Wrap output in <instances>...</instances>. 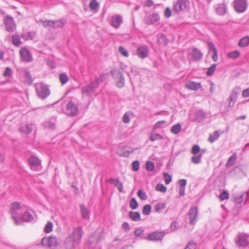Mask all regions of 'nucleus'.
<instances>
[{
    "label": "nucleus",
    "mask_w": 249,
    "mask_h": 249,
    "mask_svg": "<svg viewBox=\"0 0 249 249\" xmlns=\"http://www.w3.org/2000/svg\"><path fill=\"white\" fill-rule=\"evenodd\" d=\"M96 89V87L91 82L89 85L82 87L81 90L83 95L89 96L94 92Z\"/></svg>",
    "instance_id": "obj_16"
},
{
    "label": "nucleus",
    "mask_w": 249,
    "mask_h": 249,
    "mask_svg": "<svg viewBox=\"0 0 249 249\" xmlns=\"http://www.w3.org/2000/svg\"><path fill=\"white\" fill-rule=\"evenodd\" d=\"M144 232V230L142 228H137L134 231V234L136 236H139Z\"/></svg>",
    "instance_id": "obj_61"
},
{
    "label": "nucleus",
    "mask_w": 249,
    "mask_h": 249,
    "mask_svg": "<svg viewBox=\"0 0 249 249\" xmlns=\"http://www.w3.org/2000/svg\"><path fill=\"white\" fill-rule=\"evenodd\" d=\"M100 240V238L99 237H96L95 236V234L93 233L91 234L89 239L87 242L88 246H91L92 244L96 245Z\"/></svg>",
    "instance_id": "obj_23"
},
{
    "label": "nucleus",
    "mask_w": 249,
    "mask_h": 249,
    "mask_svg": "<svg viewBox=\"0 0 249 249\" xmlns=\"http://www.w3.org/2000/svg\"><path fill=\"white\" fill-rule=\"evenodd\" d=\"M181 126L179 124H177L174 125L171 129V131L172 133L175 134H177L180 132L181 131Z\"/></svg>",
    "instance_id": "obj_37"
},
{
    "label": "nucleus",
    "mask_w": 249,
    "mask_h": 249,
    "mask_svg": "<svg viewBox=\"0 0 249 249\" xmlns=\"http://www.w3.org/2000/svg\"><path fill=\"white\" fill-rule=\"evenodd\" d=\"M89 7L91 10H96L99 7V3L96 0H91L89 3Z\"/></svg>",
    "instance_id": "obj_45"
},
{
    "label": "nucleus",
    "mask_w": 249,
    "mask_h": 249,
    "mask_svg": "<svg viewBox=\"0 0 249 249\" xmlns=\"http://www.w3.org/2000/svg\"><path fill=\"white\" fill-rule=\"evenodd\" d=\"M249 45V36H246L241 38L238 42V45L240 47H245Z\"/></svg>",
    "instance_id": "obj_30"
},
{
    "label": "nucleus",
    "mask_w": 249,
    "mask_h": 249,
    "mask_svg": "<svg viewBox=\"0 0 249 249\" xmlns=\"http://www.w3.org/2000/svg\"><path fill=\"white\" fill-rule=\"evenodd\" d=\"M130 207L133 209L135 210L138 208L139 204L136 201L135 197H132L130 201Z\"/></svg>",
    "instance_id": "obj_43"
},
{
    "label": "nucleus",
    "mask_w": 249,
    "mask_h": 249,
    "mask_svg": "<svg viewBox=\"0 0 249 249\" xmlns=\"http://www.w3.org/2000/svg\"><path fill=\"white\" fill-rule=\"evenodd\" d=\"M21 219L22 222L23 221L25 222H29L33 219V216L28 212L26 211V209H25L21 217Z\"/></svg>",
    "instance_id": "obj_28"
},
{
    "label": "nucleus",
    "mask_w": 249,
    "mask_h": 249,
    "mask_svg": "<svg viewBox=\"0 0 249 249\" xmlns=\"http://www.w3.org/2000/svg\"><path fill=\"white\" fill-rule=\"evenodd\" d=\"M111 73L113 79L115 80L124 76L123 74L119 69H114L111 71Z\"/></svg>",
    "instance_id": "obj_27"
},
{
    "label": "nucleus",
    "mask_w": 249,
    "mask_h": 249,
    "mask_svg": "<svg viewBox=\"0 0 249 249\" xmlns=\"http://www.w3.org/2000/svg\"><path fill=\"white\" fill-rule=\"evenodd\" d=\"M39 21L42 23L43 26L45 28H47L48 27H51L53 28V20H52L44 21L42 19H40Z\"/></svg>",
    "instance_id": "obj_48"
},
{
    "label": "nucleus",
    "mask_w": 249,
    "mask_h": 249,
    "mask_svg": "<svg viewBox=\"0 0 249 249\" xmlns=\"http://www.w3.org/2000/svg\"><path fill=\"white\" fill-rule=\"evenodd\" d=\"M200 151V148L198 145L195 144L192 147L191 153L193 155H196Z\"/></svg>",
    "instance_id": "obj_54"
},
{
    "label": "nucleus",
    "mask_w": 249,
    "mask_h": 249,
    "mask_svg": "<svg viewBox=\"0 0 249 249\" xmlns=\"http://www.w3.org/2000/svg\"><path fill=\"white\" fill-rule=\"evenodd\" d=\"M156 190L162 193L166 192L167 190L166 187L162 184L158 183L156 186Z\"/></svg>",
    "instance_id": "obj_53"
},
{
    "label": "nucleus",
    "mask_w": 249,
    "mask_h": 249,
    "mask_svg": "<svg viewBox=\"0 0 249 249\" xmlns=\"http://www.w3.org/2000/svg\"><path fill=\"white\" fill-rule=\"evenodd\" d=\"M146 168L149 171H152L155 169L154 163L152 161H147L146 163Z\"/></svg>",
    "instance_id": "obj_55"
},
{
    "label": "nucleus",
    "mask_w": 249,
    "mask_h": 249,
    "mask_svg": "<svg viewBox=\"0 0 249 249\" xmlns=\"http://www.w3.org/2000/svg\"><path fill=\"white\" fill-rule=\"evenodd\" d=\"M55 123L54 122H52L50 121H47L45 122L43 125L44 128L49 129H53L55 127Z\"/></svg>",
    "instance_id": "obj_35"
},
{
    "label": "nucleus",
    "mask_w": 249,
    "mask_h": 249,
    "mask_svg": "<svg viewBox=\"0 0 249 249\" xmlns=\"http://www.w3.org/2000/svg\"><path fill=\"white\" fill-rule=\"evenodd\" d=\"M237 159L236 153L232 155L228 159L226 165L227 167H230L234 164Z\"/></svg>",
    "instance_id": "obj_32"
},
{
    "label": "nucleus",
    "mask_w": 249,
    "mask_h": 249,
    "mask_svg": "<svg viewBox=\"0 0 249 249\" xmlns=\"http://www.w3.org/2000/svg\"><path fill=\"white\" fill-rule=\"evenodd\" d=\"M80 211L82 217L84 219H89V212L84 204L80 205Z\"/></svg>",
    "instance_id": "obj_26"
},
{
    "label": "nucleus",
    "mask_w": 249,
    "mask_h": 249,
    "mask_svg": "<svg viewBox=\"0 0 249 249\" xmlns=\"http://www.w3.org/2000/svg\"><path fill=\"white\" fill-rule=\"evenodd\" d=\"M206 117V114L203 110H199L196 112L195 120L198 123L202 122Z\"/></svg>",
    "instance_id": "obj_20"
},
{
    "label": "nucleus",
    "mask_w": 249,
    "mask_h": 249,
    "mask_svg": "<svg viewBox=\"0 0 249 249\" xmlns=\"http://www.w3.org/2000/svg\"><path fill=\"white\" fill-rule=\"evenodd\" d=\"M235 10L239 13L244 12L247 7L246 0H235L234 1Z\"/></svg>",
    "instance_id": "obj_11"
},
{
    "label": "nucleus",
    "mask_w": 249,
    "mask_h": 249,
    "mask_svg": "<svg viewBox=\"0 0 249 249\" xmlns=\"http://www.w3.org/2000/svg\"><path fill=\"white\" fill-rule=\"evenodd\" d=\"M202 153L199 154L194 155L191 158V161L196 164H199L201 162Z\"/></svg>",
    "instance_id": "obj_31"
},
{
    "label": "nucleus",
    "mask_w": 249,
    "mask_h": 249,
    "mask_svg": "<svg viewBox=\"0 0 249 249\" xmlns=\"http://www.w3.org/2000/svg\"><path fill=\"white\" fill-rule=\"evenodd\" d=\"M30 168L33 171H39L41 169L40 160L35 156L31 157L28 160Z\"/></svg>",
    "instance_id": "obj_10"
},
{
    "label": "nucleus",
    "mask_w": 249,
    "mask_h": 249,
    "mask_svg": "<svg viewBox=\"0 0 249 249\" xmlns=\"http://www.w3.org/2000/svg\"><path fill=\"white\" fill-rule=\"evenodd\" d=\"M35 36V33L33 32H27L22 33L20 35V37L23 39L27 40L29 39H33L34 38Z\"/></svg>",
    "instance_id": "obj_25"
},
{
    "label": "nucleus",
    "mask_w": 249,
    "mask_h": 249,
    "mask_svg": "<svg viewBox=\"0 0 249 249\" xmlns=\"http://www.w3.org/2000/svg\"><path fill=\"white\" fill-rule=\"evenodd\" d=\"M191 56L195 61H198L202 57V53L197 49L195 48L193 50Z\"/></svg>",
    "instance_id": "obj_22"
},
{
    "label": "nucleus",
    "mask_w": 249,
    "mask_h": 249,
    "mask_svg": "<svg viewBox=\"0 0 249 249\" xmlns=\"http://www.w3.org/2000/svg\"><path fill=\"white\" fill-rule=\"evenodd\" d=\"M122 121L124 123L127 124L130 122V118L128 112H126L123 116Z\"/></svg>",
    "instance_id": "obj_62"
},
{
    "label": "nucleus",
    "mask_w": 249,
    "mask_h": 249,
    "mask_svg": "<svg viewBox=\"0 0 249 249\" xmlns=\"http://www.w3.org/2000/svg\"><path fill=\"white\" fill-rule=\"evenodd\" d=\"M140 163L139 161L135 160L132 162V169L134 171H137L139 169Z\"/></svg>",
    "instance_id": "obj_63"
},
{
    "label": "nucleus",
    "mask_w": 249,
    "mask_h": 249,
    "mask_svg": "<svg viewBox=\"0 0 249 249\" xmlns=\"http://www.w3.org/2000/svg\"><path fill=\"white\" fill-rule=\"evenodd\" d=\"M190 7L189 0H176L173 2V10L177 13L186 12L189 10Z\"/></svg>",
    "instance_id": "obj_3"
},
{
    "label": "nucleus",
    "mask_w": 249,
    "mask_h": 249,
    "mask_svg": "<svg viewBox=\"0 0 249 249\" xmlns=\"http://www.w3.org/2000/svg\"><path fill=\"white\" fill-rule=\"evenodd\" d=\"M36 89L38 96L40 99H45L50 94L48 86L43 83L36 84Z\"/></svg>",
    "instance_id": "obj_4"
},
{
    "label": "nucleus",
    "mask_w": 249,
    "mask_h": 249,
    "mask_svg": "<svg viewBox=\"0 0 249 249\" xmlns=\"http://www.w3.org/2000/svg\"><path fill=\"white\" fill-rule=\"evenodd\" d=\"M151 211V207L149 204L145 205L142 209V213L144 215H148L150 214Z\"/></svg>",
    "instance_id": "obj_46"
},
{
    "label": "nucleus",
    "mask_w": 249,
    "mask_h": 249,
    "mask_svg": "<svg viewBox=\"0 0 249 249\" xmlns=\"http://www.w3.org/2000/svg\"><path fill=\"white\" fill-rule=\"evenodd\" d=\"M149 139L151 141H155L159 140H162L163 137L160 134L158 133H151L150 135Z\"/></svg>",
    "instance_id": "obj_40"
},
{
    "label": "nucleus",
    "mask_w": 249,
    "mask_h": 249,
    "mask_svg": "<svg viewBox=\"0 0 249 249\" xmlns=\"http://www.w3.org/2000/svg\"><path fill=\"white\" fill-rule=\"evenodd\" d=\"M129 216L134 221H139L141 220V216L139 212L131 211L129 213Z\"/></svg>",
    "instance_id": "obj_29"
},
{
    "label": "nucleus",
    "mask_w": 249,
    "mask_h": 249,
    "mask_svg": "<svg viewBox=\"0 0 249 249\" xmlns=\"http://www.w3.org/2000/svg\"><path fill=\"white\" fill-rule=\"evenodd\" d=\"M119 52L121 54L125 57H127L128 56V52L123 46H120L119 47Z\"/></svg>",
    "instance_id": "obj_58"
},
{
    "label": "nucleus",
    "mask_w": 249,
    "mask_h": 249,
    "mask_svg": "<svg viewBox=\"0 0 249 249\" xmlns=\"http://www.w3.org/2000/svg\"><path fill=\"white\" fill-rule=\"evenodd\" d=\"M132 152V150L130 149H118L117 153L121 156H124L127 157L129 153Z\"/></svg>",
    "instance_id": "obj_41"
},
{
    "label": "nucleus",
    "mask_w": 249,
    "mask_h": 249,
    "mask_svg": "<svg viewBox=\"0 0 249 249\" xmlns=\"http://www.w3.org/2000/svg\"><path fill=\"white\" fill-rule=\"evenodd\" d=\"M32 126L33 125L32 124H27L26 125H22L20 128V131L22 133L29 134L32 130Z\"/></svg>",
    "instance_id": "obj_24"
},
{
    "label": "nucleus",
    "mask_w": 249,
    "mask_h": 249,
    "mask_svg": "<svg viewBox=\"0 0 249 249\" xmlns=\"http://www.w3.org/2000/svg\"><path fill=\"white\" fill-rule=\"evenodd\" d=\"M83 231L81 227L74 228L72 232L67 236L63 242L66 249H75L81 242Z\"/></svg>",
    "instance_id": "obj_1"
},
{
    "label": "nucleus",
    "mask_w": 249,
    "mask_h": 249,
    "mask_svg": "<svg viewBox=\"0 0 249 249\" xmlns=\"http://www.w3.org/2000/svg\"><path fill=\"white\" fill-rule=\"evenodd\" d=\"M138 196L142 200H145L147 199V196L146 193L142 190L140 189L137 193Z\"/></svg>",
    "instance_id": "obj_49"
},
{
    "label": "nucleus",
    "mask_w": 249,
    "mask_h": 249,
    "mask_svg": "<svg viewBox=\"0 0 249 249\" xmlns=\"http://www.w3.org/2000/svg\"><path fill=\"white\" fill-rule=\"evenodd\" d=\"M102 82L103 77L100 76L99 78H97L95 81H92V82L97 88Z\"/></svg>",
    "instance_id": "obj_60"
},
{
    "label": "nucleus",
    "mask_w": 249,
    "mask_h": 249,
    "mask_svg": "<svg viewBox=\"0 0 249 249\" xmlns=\"http://www.w3.org/2000/svg\"><path fill=\"white\" fill-rule=\"evenodd\" d=\"M137 54L141 58H145L149 54V50L145 46H140L137 50Z\"/></svg>",
    "instance_id": "obj_18"
},
{
    "label": "nucleus",
    "mask_w": 249,
    "mask_h": 249,
    "mask_svg": "<svg viewBox=\"0 0 249 249\" xmlns=\"http://www.w3.org/2000/svg\"><path fill=\"white\" fill-rule=\"evenodd\" d=\"M186 88L189 90L196 91L202 88L200 83H196L192 81H187L185 85Z\"/></svg>",
    "instance_id": "obj_19"
},
{
    "label": "nucleus",
    "mask_w": 249,
    "mask_h": 249,
    "mask_svg": "<svg viewBox=\"0 0 249 249\" xmlns=\"http://www.w3.org/2000/svg\"><path fill=\"white\" fill-rule=\"evenodd\" d=\"M25 209L24 206H21L18 202H14L11 204L10 213L11 218L14 220L16 225L21 224V217Z\"/></svg>",
    "instance_id": "obj_2"
},
{
    "label": "nucleus",
    "mask_w": 249,
    "mask_h": 249,
    "mask_svg": "<svg viewBox=\"0 0 249 249\" xmlns=\"http://www.w3.org/2000/svg\"><path fill=\"white\" fill-rule=\"evenodd\" d=\"M4 24L6 30L9 32H12L16 29V24L13 18L11 16H7L3 19Z\"/></svg>",
    "instance_id": "obj_7"
},
{
    "label": "nucleus",
    "mask_w": 249,
    "mask_h": 249,
    "mask_svg": "<svg viewBox=\"0 0 249 249\" xmlns=\"http://www.w3.org/2000/svg\"><path fill=\"white\" fill-rule=\"evenodd\" d=\"M64 26L63 20L62 19L57 20H53V28H61Z\"/></svg>",
    "instance_id": "obj_38"
},
{
    "label": "nucleus",
    "mask_w": 249,
    "mask_h": 249,
    "mask_svg": "<svg viewBox=\"0 0 249 249\" xmlns=\"http://www.w3.org/2000/svg\"><path fill=\"white\" fill-rule=\"evenodd\" d=\"M166 124V121L162 120L160 121H159L157 122L154 126V129H157L159 128L163 127V125Z\"/></svg>",
    "instance_id": "obj_56"
},
{
    "label": "nucleus",
    "mask_w": 249,
    "mask_h": 249,
    "mask_svg": "<svg viewBox=\"0 0 249 249\" xmlns=\"http://www.w3.org/2000/svg\"><path fill=\"white\" fill-rule=\"evenodd\" d=\"M220 134L218 131H215L213 135H210L209 137V141L211 143L214 142L220 137Z\"/></svg>",
    "instance_id": "obj_33"
},
{
    "label": "nucleus",
    "mask_w": 249,
    "mask_h": 249,
    "mask_svg": "<svg viewBox=\"0 0 249 249\" xmlns=\"http://www.w3.org/2000/svg\"><path fill=\"white\" fill-rule=\"evenodd\" d=\"M229 197V194L227 191H223L219 196V198L222 200L228 199Z\"/></svg>",
    "instance_id": "obj_57"
},
{
    "label": "nucleus",
    "mask_w": 249,
    "mask_h": 249,
    "mask_svg": "<svg viewBox=\"0 0 249 249\" xmlns=\"http://www.w3.org/2000/svg\"><path fill=\"white\" fill-rule=\"evenodd\" d=\"M41 244L42 247H56L58 244L57 239L55 237L49 236L48 237H43L41 239Z\"/></svg>",
    "instance_id": "obj_6"
},
{
    "label": "nucleus",
    "mask_w": 249,
    "mask_h": 249,
    "mask_svg": "<svg viewBox=\"0 0 249 249\" xmlns=\"http://www.w3.org/2000/svg\"><path fill=\"white\" fill-rule=\"evenodd\" d=\"M116 82V86L119 88H122L125 86V79L124 76L118 78V79L115 80Z\"/></svg>",
    "instance_id": "obj_36"
},
{
    "label": "nucleus",
    "mask_w": 249,
    "mask_h": 249,
    "mask_svg": "<svg viewBox=\"0 0 249 249\" xmlns=\"http://www.w3.org/2000/svg\"><path fill=\"white\" fill-rule=\"evenodd\" d=\"M24 77L26 80V81L28 84H31L32 82V77L30 75V72L28 71H25Z\"/></svg>",
    "instance_id": "obj_51"
},
{
    "label": "nucleus",
    "mask_w": 249,
    "mask_h": 249,
    "mask_svg": "<svg viewBox=\"0 0 249 249\" xmlns=\"http://www.w3.org/2000/svg\"><path fill=\"white\" fill-rule=\"evenodd\" d=\"M240 52L238 51H234L229 52L227 54V57L231 59H236L239 57Z\"/></svg>",
    "instance_id": "obj_39"
},
{
    "label": "nucleus",
    "mask_w": 249,
    "mask_h": 249,
    "mask_svg": "<svg viewBox=\"0 0 249 249\" xmlns=\"http://www.w3.org/2000/svg\"><path fill=\"white\" fill-rule=\"evenodd\" d=\"M240 90L241 88L239 87H235L233 89L228 101L229 107H234Z\"/></svg>",
    "instance_id": "obj_8"
},
{
    "label": "nucleus",
    "mask_w": 249,
    "mask_h": 249,
    "mask_svg": "<svg viewBox=\"0 0 249 249\" xmlns=\"http://www.w3.org/2000/svg\"><path fill=\"white\" fill-rule=\"evenodd\" d=\"M164 15L166 18H169L172 16V11L169 7L165 8Z\"/></svg>",
    "instance_id": "obj_59"
},
{
    "label": "nucleus",
    "mask_w": 249,
    "mask_h": 249,
    "mask_svg": "<svg viewBox=\"0 0 249 249\" xmlns=\"http://www.w3.org/2000/svg\"><path fill=\"white\" fill-rule=\"evenodd\" d=\"M163 176L166 184H169L172 181V176L167 173H163Z\"/></svg>",
    "instance_id": "obj_52"
},
{
    "label": "nucleus",
    "mask_w": 249,
    "mask_h": 249,
    "mask_svg": "<svg viewBox=\"0 0 249 249\" xmlns=\"http://www.w3.org/2000/svg\"><path fill=\"white\" fill-rule=\"evenodd\" d=\"M164 235L163 231H155L148 234L146 239L153 241H161Z\"/></svg>",
    "instance_id": "obj_15"
},
{
    "label": "nucleus",
    "mask_w": 249,
    "mask_h": 249,
    "mask_svg": "<svg viewBox=\"0 0 249 249\" xmlns=\"http://www.w3.org/2000/svg\"><path fill=\"white\" fill-rule=\"evenodd\" d=\"M160 19V16L157 13H153L146 15L145 22L148 25L153 24Z\"/></svg>",
    "instance_id": "obj_14"
},
{
    "label": "nucleus",
    "mask_w": 249,
    "mask_h": 249,
    "mask_svg": "<svg viewBox=\"0 0 249 249\" xmlns=\"http://www.w3.org/2000/svg\"><path fill=\"white\" fill-rule=\"evenodd\" d=\"M20 36L17 34H15L12 36L11 42L16 47H18L22 44L20 39Z\"/></svg>",
    "instance_id": "obj_21"
},
{
    "label": "nucleus",
    "mask_w": 249,
    "mask_h": 249,
    "mask_svg": "<svg viewBox=\"0 0 249 249\" xmlns=\"http://www.w3.org/2000/svg\"><path fill=\"white\" fill-rule=\"evenodd\" d=\"M53 230V224L51 222L48 221L47 224H46L44 229V231L46 233H50Z\"/></svg>",
    "instance_id": "obj_44"
},
{
    "label": "nucleus",
    "mask_w": 249,
    "mask_h": 249,
    "mask_svg": "<svg viewBox=\"0 0 249 249\" xmlns=\"http://www.w3.org/2000/svg\"><path fill=\"white\" fill-rule=\"evenodd\" d=\"M59 78L62 84H65L68 81V77L65 73H60L59 74Z\"/></svg>",
    "instance_id": "obj_42"
},
{
    "label": "nucleus",
    "mask_w": 249,
    "mask_h": 249,
    "mask_svg": "<svg viewBox=\"0 0 249 249\" xmlns=\"http://www.w3.org/2000/svg\"><path fill=\"white\" fill-rule=\"evenodd\" d=\"M197 245L196 242L191 241L188 242L184 249H196Z\"/></svg>",
    "instance_id": "obj_47"
},
{
    "label": "nucleus",
    "mask_w": 249,
    "mask_h": 249,
    "mask_svg": "<svg viewBox=\"0 0 249 249\" xmlns=\"http://www.w3.org/2000/svg\"><path fill=\"white\" fill-rule=\"evenodd\" d=\"M111 25L115 29L118 28L123 23V18L120 15L113 16L111 18Z\"/></svg>",
    "instance_id": "obj_17"
},
{
    "label": "nucleus",
    "mask_w": 249,
    "mask_h": 249,
    "mask_svg": "<svg viewBox=\"0 0 249 249\" xmlns=\"http://www.w3.org/2000/svg\"><path fill=\"white\" fill-rule=\"evenodd\" d=\"M198 213V211L196 206H194L190 208L188 213L189 217L190 224L194 225L196 223Z\"/></svg>",
    "instance_id": "obj_9"
},
{
    "label": "nucleus",
    "mask_w": 249,
    "mask_h": 249,
    "mask_svg": "<svg viewBox=\"0 0 249 249\" xmlns=\"http://www.w3.org/2000/svg\"><path fill=\"white\" fill-rule=\"evenodd\" d=\"M166 207V204L164 203H158L155 205V210L157 213H160Z\"/></svg>",
    "instance_id": "obj_34"
},
{
    "label": "nucleus",
    "mask_w": 249,
    "mask_h": 249,
    "mask_svg": "<svg viewBox=\"0 0 249 249\" xmlns=\"http://www.w3.org/2000/svg\"><path fill=\"white\" fill-rule=\"evenodd\" d=\"M19 53L22 60L26 62H29L32 61L33 58L30 51L25 47L22 48Z\"/></svg>",
    "instance_id": "obj_13"
},
{
    "label": "nucleus",
    "mask_w": 249,
    "mask_h": 249,
    "mask_svg": "<svg viewBox=\"0 0 249 249\" xmlns=\"http://www.w3.org/2000/svg\"><path fill=\"white\" fill-rule=\"evenodd\" d=\"M209 51H212L213 52L217 51L216 48L214 46V44L212 42H209L207 43Z\"/></svg>",
    "instance_id": "obj_64"
},
{
    "label": "nucleus",
    "mask_w": 249,
    "mask_h": 249,
    "mask_svg": "<svg viewBox=\"0 0 249 249\" xmlns=\"http://www.w3.org/2000/svg\"><path fill=\"white\" fill-rule=\"evenodd\" d=\"M216 65L215 64H213L210 67H209L206 72L207 75H212L216 69Z\"/></svg>",
    "instance_id": "obj_50"
},
{
    "label": "nucleus",
    "mask_w": 249,
    "mask_h": 249,
    "mask_svg": "<svg viewBox=\"0 0 249 249\" xmlns=\"http://www.w3.org/2000/svg\"><path fill=\"white\" fill-rule=\"evenodd\" d=\"M77 106L72 102L68 103L66 106V114L69 116H75L78 114Z\"/></svg>",
    "instance_id": "obj_12"
},
{
    "label": "nucleus",
    "mask_w": 249,
    "mask_h": 249,
    "mask_svg": "<svg viewBox=\"0 0 249 249\" xmlns=\"http://www.w3.org/2000/svg\"><path fill=\"white\" fill-rule=\"evenodd\" d=\"M235 241L239 247H245L249 244V235L245 233H240L235 238Z\"/></svg>",
    "instance_id": "obj_5"
}]
</instances>
